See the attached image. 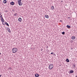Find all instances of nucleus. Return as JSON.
<instances>
[{
	"instance_id": "f257e3e1",
	"label": "nucleus",
	"mask_w": 77,
	"mask_h": 77,
	"mask_svg": "<svg viewBox=\"0 0 77 77\" xmlns=\"http://www.w3.org/2000/svg\"><path fill=\"white\" fill-rule=\"evenodd\" d=\"M12 51L13 53H15L17 52L18 51V49H17V48H14L12 49Z\"/></svg>"
},
{
	"instance_id": "f03ea898",
	"label": "nucleus",
	"mask_w": 77,
	"mask_h": 77,
	"mask_svg": "<svg viewBox=\"0 0 77 77\" xmlns=\"http://www.w3.org/2000/svg\"><path fill=\"white\" fill-rule=\"evenodd\" d=\"M18 3L19 6H21L23 5V3H21V0H18Z\"/></svg>"
},
{
	"instance_id": "7ed1b4c3",
	"label": "nucleus",
	"mask_w": 77,
	"mask_h": 77,
	"mask_svg": "<svg viewBox=\"0 0 77 77\" xmlns=\"http://www.w3.org/2000/svg\"><path fill=\"white\" fill-rule=\"evenodd\" d=\"M53 68V65L50 64L49 66V69H51Z\"/></svg>"
},
{
	"instance_id": "20e7f679",
	"label": "nucleus",
	"mask_w": 77,
	"mask_h": 77,
	"mask_svg": "<svg viewBox=\"0 0 77 77\" xmlns=\"http://www.w3.org/2000/svg\"><path fill=\"white\" fill-rule=\"evenodd\" d=\"M45 17L46 18H49V16L47 15H45Z\"/></svg>"
},
{
	"instance_id": "39448f33",
	"label": "nucleus",
	"mask_w": 77,
	"mask_h": 77,
	"mask_svg": "<svg viewBox=\"0 0 77 77\" xmlns=\"http://www.w3.org/2000/svg\"><path fill=\"white\" fill-rule=\"evenodd\" d=\"M74 72V71L72 70H71L69 71V73L70 74H72V73H73Z\"/></svg>"
},
{
	"instance_id": "423d86ee",
	"label": "nucleus",
	"mask_w": 77,
	"mask_h": 77,
	"mask_svg": "<svg viewBox=\"0 0 77 77\" xmlns=\"http://www.w3.org/2000/svg\"><path fill=\"white\" fill-rule=\"evenodd\" d=\"M35 76L36 77H38L39 76V74H38V73H36L35 75Z\"/></svg>"
},
{
	"instance_id": "0eeeda50",
	"label": "nucleus",
	"mask_w": 77,
	"mask_h": 77,
	"mask_svg": "<svg viewBox=\"0 0 77 77\" xmlns=\"http://www.w3.org/2000/svg\"><path fill=\"white\" fill-rule=\"evenodd\" d=\"M21 20H22V19H21V18L20 17L18 19V21H20V22H21Z\"/></svg>"
},
{
	"instance_id": "6e6552de",
	"label": "nucleus",
	"mask_w": 77,
	"mask_h": 77,
	"mask_svg": "<svg viewBox=\"0 0 77 77\" xmlns=\"http://www.w3.org/2000/svg\"><path fill=\"white\" fill-rule=\"evenodd\" d=\"M3 2L5 4V3H7V1L6 0H4Z\"/></svg>"
},
{
	"instance_id": "1a4fd4ad",
	"label": "nucleus",
	"mask_w": 77,
	"mask_h": 77,
	"mask_svg": "<svg viewBox=\"0 0 77 77\" xmlns=\"http://www.w3.org/2000/svg\"><path fill=\"white\" fill-rule=\"evenodd\" d=\"M10 5H14V2H11L10 3Z\"/></svg>"
},
{
	"instance_id": "9d476101",
	"label": "nucleus",
	"mask_w": 77,
	"mask_h": 77,
	"mask_svg": "<svg viewBox=\"0 0 77 77\" xmlns=\"http://www.w3.org/2000/svg\"><path fill=\"white\" fill-rule=\"evenodd\" d=\"M51 9L52 10H54V6H52L51 7Z\"/></svg>"
},
{
	"instance_id": "9b49d317",
	"label": "nucleus",
	"mask_w": 77,
	"mask_h": 77,
	"mask_svg": "<svg viewBox=\"0 0 77 77\" xmlns=\"http://www.w3.org/2000/svg\"><path fill=\"white\" fill-rule=\"evenodd\" d=\"M2 24H3V25H4V26H5V24H6V22H5V21H3V22H2Z\"/></svg>"
},
{
	"instance_id": "f8f14e48",
	"label": "nucleus",
	"mask_w": 77,
	"mask_h": 77,
	"mask_svg": "<svg viewBox=\"0 0 77 77\" xmlns=\"http://www.w3.org/2000/svg\"><path fill=\"white\" fill-rule=\"evenodd\" d=\"M71 38L72 39V40H73L74 39H75V36H72L71 37Z\"/></svg>"
},
{
	"instance_id": "ddd939ff",
	"label": "nucleus",
	"mask_w": 77,
	"mask_h": 77,
	"mask_svg": "<svg viewBox=\"0 0 77 77\" xmlns=\"http://www.w3.org/2000/svg\"><path fill=\"white\" fill-rule=\"evenodd\" d=\"M67 27L68 29H70V27H71V26L68 25L67 26Z\"/></svg>"
},
{
	"instance_id": "4468645a",
	"label": "nucleus",
	"mask_w": 77,
	"mask_h": 77,
	"mask_svg": "<svg viewBox=\"0 0 77 77\" xmlns=\"http://www.w3.org/2000/svg\"><path fill=\"white\" fill-rule=\"evenodd\" d=\"M7 30L9 33H11V30H10V29H9V28H8Z\"/></svg>"
},
{
	"instance_id": "2eb2a0df",
	"label": "nucleus",
	"mask_w": 77,
	"mask_h": 77,
	"mask_svg": "<svg viewBox=\"0 0 77 77\" xmlns=\"http://www.w3.org/2000/svg\"><path fill=\"white\" fill-rule=\"evenodd\" d=\"M66 61V62H69V60H68V59H67Z\"/></svg>"
},
{
	"instance_id": "dca6fc26",
	"label": "nucleus",
	"mask_w": 77,
	"mask_h": 77,
	"mask_svg": "<svg viewBox=\"0 0 77 77\" xmlns=\"http://www.w3.org/2000/svg\"><path fill=\"white\" fill-rule=\"evenodd\" d=\"M5 24L7 26H9V24H8V23H7V22H5Z\"/></svg>"
},
{
	"instance_id": "f3484780",
	"label": "nucleus",
	"mask_w": 77,
	"mask_h": 77,
	"mask_svg": "<svg viewBox=\"0 0 77 77\" xmlns=\"http://www.w3.org/2000/svg\"><path fill=\"white\" fill-rule=\"evenodd\" d=\"M8 69H9V70H11V69H12V68L11 67H9L8 68Z\"/></svg>"
},
{
	"instance_id": "a211bd4d",
	"label": "nucleus",
	"mask_w": 77,
	"mask_h": 77,
	"mask_svg": "<svg viewBox=\"0 0 77 77\" xmlns=\"http://www.w3.org/2000/svg\"><path fill=\"white\" fill-rule=\"evenodd\" d=\"M1 21L2 22H3L4 21V19H3V18H2L1 19Z\"/></svg>"
},
{
	"instance_id": "6ab92c4d",
	"label": "nucleus",
	"mask_w": 77,
	"mask_h": 77,
	"mask_svg": "<svg viewBox=\"0 0 77 77\" xmlns=\"http://www.w3.org/2000/svg\"><path fill=\"white\" fill-rule=\"evenodd\" d=\"M73 66H74V68H75V64H73Z\"/></svg>"
},
{
	"instance_id": "aec40b11",
	"label": "nucleus",
	"mask_w": 77,
	"mask_h": 77,
	"mask_svg": "<svg viewBox=\"0 0 77 77\" xmlns=\"http://www.w3.org/2000/svg\"><path fill=\"white\" fill-rule=\"evenodd\" d=\"M62 33L63 34V35H64L65 33V32H62Z\"/></svg>"
},
{
	"instance_id": "412c9836",
	"label": "nucleus",
	"mask_w": 77,
	"mask_h": 77,
	"mask_svg": "<svg viewBox=\"0 0 77 77\" xmlns=\"http://www.w3.org/2000/svg\"><path fill=\"white\" fill-rule=\"evenodd\" d=\"M51 54H54V53L52 52L51 53Z\"/></svg>"
},
{
	"instance_id": "4be33fe9",
	"label": "nucleus",
	"mask_w": 77,
	"mask_h": 77,
	"mask_svg": "<svg viewBox=\"0 0 77 77\" xmlns=\"http://www.w3.org/2000/svg\"><path fill=\"white\" fill-rule=\"evenodd\" d=\"M0 17H1V18H3V17H2V15H1L0 16Z\"/></svg>"
},
{
	"instance_id": "5701e85b",
	"label": "nucleus",
	"mask_w": 77,
	"mask_h": 77,
	"mask_svg": "<svg viewBox=\"0 0 77 77\" xmlns=\"http://www.w3.org/2000/svg\"><path fill=\"white\" fill-rule=\"evenodd\" d=\"M8 12V11H7V10L5 11L6 12Z\"/></svg>"
},
{
	"instance_id": "b1692460",
	"label": "nucleus",
	"mask_w": 77,
	"mask_h": 77,
	"mask_svg": "<svg viewBox=\"0 0 77 77\" xmlns=\"http://www.w3.org/2000/svg\"><path fill=\"white\" fill-rule=\"evenodd\" d=\"M60 21L61 22H62V20H60Z\"/></svg>"
},
{
	"instance_id": "393cba45",
	"label": "nucleus",
	"mask_w": 77,
	"mask_h": 77,
	"mask_svg": "<svg viewBox=\"0 0 77 77\" xmlns=\"http://www.w3.org/2000/svg\"><path fill=\"white\" fill-rule=\"evenodd\" d=\"M2 14V13L1 12H0V15H1Z\"/></svg>"
},
{
	"instance_id": "a878e982",
	"label": "nucleus",
	"mask_w": 77,
	"mask_h": 77,
	"mask_svg": "<svg viewBox=\"0 0 77 77\" xmlns=\"http://www.w3.org/2000/svg\"><path fill=\"white\" fill-rule=\"evenodd\" d=\"M16 15H17V13L16 14H14V15H15V16H16Z\"/></svg>"
},
{
	"instance_id": "bb28decb",
	"label": "nucleus",
	"mask_w": 77,
	"mask_h": 77,
	"mask_svg": "<svg viewBox=\"0 0 77 77\" xmlns=\"http://www.w3.org/2000/svg\"><path fill=\"white\" fill-rule=\"evenodd\" d=\"M71 42H73V41H72Z\"/></svg>"
},
{
	"instance_id": "cd10ccee",
	"label": "nucleus",
	"mask_w": 77,
	"mask_h": 77,
	"mask_svg": "<svg viewBox=\"0 0 77 77\" xmlns=\"http://www.w3.org/2000/svg\"><path fill=\"white\" fill-rule=\"evenodd\" d=\"M1 76H2V75H0V77H1Z\"/></svg>"
},
{
	"instance_id": "c85d7f7f",
	"label": "nucleus",
	"mask_w": 77,
	"mask_h": 77,
	"mask_svg": "<svg viewBox=\"0 0 77 77\" xmlns=\"http://www.w3.org/2000/svg\"><path fill=\"white\" fill-rule=\"evenodd\" d=\"M68 18H70V17H68Z\"/></svg>"
},
{
	"instance_id": "c756f323",
	"label": "nucleus",
	"mask_w": 77,
	"mask_h": 77,
	"mask_svg": "<svg viewBox=\"0 0 77 77\" xmlns=\"http://www.w3.org/2000/svg\"><path fill=\"white\" fill-rule=\"evenodd\" d=\"M75 77H77V75Z\"/></svg>"
},
{
	"instance_id": "7c9ffc66",
	"label": "nucleus",
	"mask_w": 77,
	"mask_h": 77,
	"mask_svg": "<svg viewBox=\"0 0 77 77\" xmlns=\"http://www.w3.org/2000/svg\"><path fill=\"white\" fill-rule=\"evenodd\" d=\"M1 54V53H0V55Z\"/></svg>"
},
{
	"instance_id": "2f4dec72",
	"label": "nucleus",
	"mask_w": 77,
	"mask_h": 77,
	"mask_svg": "<svg viewBox=\"0 0 77 77\" xmlns=\"http://www.w3.org/2000/svg\"><path fill=\"white\" fill-rule=\"evenodd\" d=\"M0 1H1V0H0Z\"/></svg>"
}]
</instances>
